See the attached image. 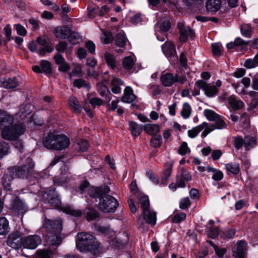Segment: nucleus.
I'll use <instances>...</instances> for the list:
<instances>
[{
    "mask_svg": "<svg viewBox=\"0 0 258 258\" xmlns=\"http://www.w3.org/2000/svg\"><path fill=\"white\" fill-rule=\"evenodd\" d=\"M163 53L167 57L173 56L176 54L175 45L170 41H166L162 46Z\"/></svg>",
    "mask_w": 258,
    "mask_h": 258,
    "instance_id": "dca6fc26",
    "label": "nucleus"
},
{
    "mask_svg": "<svg viewBox=\"0 0 258 258\" xmlns=\"http://www.w3.org/2000/svg\"><path fill=\"white\" fill-rule=\"evenodd\" d=\"M46 204H48L51 207L53 208H57L60 206L61 204V201L58 196H57L52 200L51 199L50 201H48L46 203Z\"/></svg>",
    "mask_w": 258,
    "mask_h": 258,
    "instance_id": "6e6d98bb",
    "label": "nucleus"
},
{
    "mask_svg": "<svg viewBox=\"0 0 258 258\" xmlns=\"http://www.w3.org/2000/svg\"><path fill=\"white\" fill-rule=\"evenodd\" d=\"M89 103L95 108L96 106H100L103 104V100L99 98L94 97L90 99L89 101Z\"/></svg>",
    "mask_w": 258,
    "mask_h": 258,
    "instance_id": "774afa93",
    "label": "nucleus"
},
{
    "mask_svg": "<svg viewBox=\"0 0 258 258\" xmlns=\"http://www.w3.org/2000/svg\"><path fill=\"white\" fill-rule=\"evenodd\" d=\"M73 85L75 87L78 88L84 87L88 89H89L91 87V85L89 83H86V81L82 79H75L74 81Z\"/></svg>",
    "mask_w": 258,
    "mask_h": 258,
    "instance_id": "79ce46f5",
    "label": "nucleus"
},
{
    "mask_svg": "<svg viewBox=\"0 0 258 258\" xmlns=\"http://www.w3.org/2000/svg\"><path fill=\"white\" fill-rule=\"evenodd\" d=\"M91 191H94V192L90 193L91 197L101 198L104 196V195L109 192L110 188L108 186H105L104 187L92 188Z\"/></svg>",
    "mask_w": 258,
    "mask_h": 258,
    "instance_id": "aec40b11",
    "label": "nucleus"
},
{
    "mask_svg": "<svg viewBox=\"0 0 258 258\" xmlns=\"http://www.w3.org/2000/svg\"><path fill=\"white\" fill-rule=\"evenodd\" d=\"M13 174L10 170V173L5 174L2 178V183L5 189H10V185L14 178Z\"/></svg>",
    "mask_w": 258,
    "mask_h": 258,
    "instance_id": "c85d7f7f",
    "label": "nucleus"
},
{
    "mask_svg": "<svg viewBox=\"0 0 258 258\" xmlns=\"http://www.w3.org/2000/svg\"><path fill=\"white\" fill-rule=\"evenodd\" d=\"M40 65L43 72L46 74H50L51 73L50 63L49 61L47 60H42Z\"/></svg>",
    "mask_w": 258,
    "mask_h": 258,
    "instance_id": "4d7b16f0",
    "label": "nucleus"
},
{
    "mask_svg": "<svg viewBox=\"0 0 258 258\" xmlns=\"http://www.w3.org/2000/svg\"><path fill=\"white\" fill-rule=\"evenodd\" d=\"M191 112V109L189 104L184 103L181 111L182 116L184 118H187L190 116Z\"/></svg>",
    "mask_w": 258,
    "mask_h": 258,
    "instance_id": "8fccbe9b",
    "label": "nucleus"
},
{
    "mask_svg": "<svg viewBox=\"0 0 258 258\" xmlns=\"http://www.w3.org/2000/svg\"><path fill=\"white\" fill-rule=\"evenodd\" d=\"M136 98V96L134 94L132 89L130 87L125 88L124 91V95L121 98V101L125 103H131Z\"/></svg>",
    "mask_w": 258,
    "mask_h": 258,
    "instance_id": "4be33fe9",
    "label": "nucleus"
},
{
    "mask_svg": "<svg viewBox=\"0 0 258 258\" xmlns=\"http://www.w3.org/2000/svg\"><path fill=\"white\" fill-rule=\"evenodd\" d=\"M255 144V140L253 137L247 136L244 139V145L247 150L249 149V147H252Z\"/></svg>",
    "mask_w": 258,
    "mask_h": 258,
    "instance_id": "864d4df0",
    "label": "nucleus"
},
{
    "mask_svg": "<svg viewBox=\"0 0 258 258\" xmlns=\"http://www.w3.org/2000/svg\"><path fill=\"white\" fill-rule=\"evenodd\" d=\"M225 168L227 171L234 174H237L240 170L239 164L235 162L225 164Z\"/></svg>",
    "mask_w": 258,
    "mask_h": 258,
    "instance_id": "4c0bfd02",
    "label": "nucleus"
},
{
    "mask_svg": "<svg viewBox=\"0 0 258 258\" xmlns=\"http://www.w3.org/2000/svg\"><path fill=\"white\" fill-rule=\"evenodd\" d=\"M37 253L39 258H50L51 255V252L46 249L38 250Z\"/></svg>",
    "mask_w": 258,
    "mask_h": 258,
    "instance_id": "69168bd1",
    "label": "nucleus"
},
{
    "mask_svg": "<svg viewBox=\"0 0 258 258\" xmlns=\"http://www.w3.org/2000/svg\"><path fill=\"white\" fill-rule=\"evenodd\" d=\"M97 230L103 233L105 235H109L112 236L115 234L114 231L110 230V227H96Z\"/></svg>",
    "mask_w": 258,
    "mask_h": 258,
    "instance_id": "052dcab7",
    "label": "nucleus"
},
{
    "mask_svg": "<svg viewBox=\"0 0 258 258\" xmlns=\"http://www.w3.org/2000/svg\"><path fill=\"white\" fill-rule=\"evenodd\" d=\"M228 104L234 111L241 109L244 105L242 101L237 99L234 96H230L227 98Z\"/></svg>",
    "mask_w": 258,
    "mask_h": 258,
    "instance_id": "f3484780",
    "label": "nucleus"
},
{
    "mask_svg": "<svg viewBox=\"0 0 258 258\" xmlns=\"http://www.w3.org/2000/svg\"><path fill=\"white\" fill-rule=\"evenodd\" d=\"M118 206L117 200L113 197L107 195L100 199L99 209L104 213L114 212Z\"/></svg>",
    "mask_w": 258,
    "mask_h": 258,
    "instance_id": "20e7f679",
    "label": "nucleus"
},
{
    "mask_svg": "<svg viewBox=\"0 0 258 258\" xmlns=\"http://www.w3.org/2000/svg\"><path fill=\"white\" fill-rule=\"evenodd\" d=\"M37 42L42 46L39 48V54L41 55H44L46 52H51L53 48L51 45L48 38L45 36L39 37L37 38Z\"/></svg>",
    "mask_w": 258,
    "mask_h": 258,
    "instance_id": "6e6552de",
    "label": "nucleus"
},
{
    "mask_svg": "<svg viewBox=\"0 0 258 258\" xmlns=\"http://www.w3.org/2000/svg\"><path fill=\"white\" fill-rule=\"evenodd\" d=\"M151 145L154 148H159L162 145V137L160 135L153 136L151 139Z\"/></svg>",
    "mask_w": 258,
    "mask_h": 258,
    "instance_id": "37998d69",
    "label": "nucleus"
},
{
    "mask_svg": "<svg viewBox=\"0 0 258 258\" xmlns=\"http://www.w3.org/2000/svg\"><path fill=\"white\" fill-rule=\"evenodd\" d=\"M177 27L179 30V39L181 42H185L187 40L188 36L192 38L195 35L194 31L189 27L186 28L182 22L177 23Z\"/></svg>",
    "mask_w": 258,
    "mask_h": 258,
    "instance_id": "0eeeda50",
    "label": "nucleus"
},
{
    "mask_svg": "<svg viewBox=\"0 0 258 258\" xmlns=\"http://www.w3.org/2000/svg\"><path fill=\"white\" fill-rule=\"evenodd\" d=\"M207 235L212 239H215L219 235V227H210L207 230Z\"/></svg>",
    "mask_w": 258,
    "mask_h": 258,
    "instance_id": "3c124183",
    "label": "nucleus"
},
{
    "mask_svg": "<svg viewBox=\"0 0 258 258\" xmlns=\"http://www.w3.org/2000/svg\"><path fill=\"white\" fill-rule=\"evenodd\" d=\"M34 164L33 163L32 159L28 158L26 160V163L21 167H13L10 170L13 175L20 178L26 177L27 175L31 173V170L33 168Z\"/></svg>",
    "mask_w": 258,
    "mask_h": 258,
    "instance_id": "39448f33",
    "label": "nucleus"
},
{
    "mask_svg": "<svg viewBox=\"0 0 258 258\" xmlns=\"http://www.w3.org/2000/svg\"><path fill=\"white\" fill-rule=\"evenodd\" d=\"M92 188L94 187H91L89 183L87 180H85L83 182H82L79 186V189L81 191V194H83L84 192L88 191L89 194L90 195L91 192H94V191H91Z\"/></svg>",
    "mask_w": 258,
    "mask_h": 258,
    "instance_id": "a19ab883",
    "label": "nucleus"
},
{
    "mask_svg": "<svg viewBox=\"0 0 258 258\" xmlns=\"http://www.w3.org/2000/svg\"><path fill=\"white\" fill-rule=\"evenodd\" d=\"M162 84L165 87H170L178 81V75L175 76L171 73H166L161 77Z\"/></svg>",
    "mask_w": 258,
    "mask_h": 258,
    "instance_id": "ddd939ff",
    "label": "nucleus"
},
{
    "mask_svg": "<svg viewBox=\"0 0 258 258\" xmlns=\"http://www.w3.org/2000/svg\"><path fill=\"white\" fill-rule=\"evenodd\" d=\"M64 211L66 213L75 217H79L82 215V212L81 211L75 210L71 207L64 208Z\"/></svg>",
    "mask_w": 258,
    "mask_h": 258,
    "instance_id": "13d9d810",
    "label": "nucleus"
},
{
    "mask_svg": "<svg viewBox=\"0 0 258 258\" xmlns=\"http://www.w3.org/2000/svg\"><path fill=\"white\" fill-rule=\"evenodd\" d=\"M127 41V39L125 35L122 33L117 34L115 38V43L116 45L120 47H123Z\"/></svg>",
    "mask_w": 258,
    "mask_h": 258,
    "instance_id": "f704fd0d",
    "label": "nucleus"
},
{
    "mask_svg": "<svg viewBox=\"0 0 258 258\" xmlns=\"http://www.w3.org/2000/svg\"><path fill=\"white\" fill-rule=\"evenodd\" d=\"M196 85L199 88L202 89L205 92V95L209 97L215 96L218 92V89L215 87L214 85L207 84L203 80H199L196 82Z\"/></svg>",
    "mask_w": 258,
    "mask_h": 258,
    "instance_id": "423d86ee",
    "label": "nucleus"
},
{
    "mask_svg": "<svg viewBox=\"0 0 258 258\" xmlns=\"http://www.w3.org/2000/svg\"><path fill=\"white\" fill-rule=\"evenodd\" d=\"M12 210L18 214H23L27 211V207L22 201L17 198L13 201Z\"/></svg>",
    "mask_w": 258,
    "mask_h": 258,
    "instance_id": "2eb2a0df",
    "label": "nucleus"
},
{
    "mask_svg": "<svg viewBox=\"0 0 258 258\" xmlns=\"http://www.w3.org/2000/svg\"><path fill=\"white\" fill-rule=\"evenodd\" d=\"M76 245L81 252H90L95 256H98L102 252L100 243L93 235L89 233H78L76 238Z\"/></svg>",
    "mask_w": 258,
    "mask_h": 258,
    "instance_id": "f03ea898",
    "label": "nucleus"
},
{
    "mask_svg": "<svg viewBox=\"0 0 258 258\" xmlns=\"http://www.w3.org/2000/svg\"><path fill=\"white\" fill-rule=\"evenodd\" d=\"M139 200L143 209V212L149 209V200L147 196H142L140 198Z\"/></svg>",
    "mask_w": 258,
    "mask_h": 258,
    "instance_id": "603ef678",
    "label": "nucleus"
},
{
    "mask_svg": "<svg viewBox=\"0 0 258 258\" xmlns=\"http://www.w3.org/2000/svg\"><path fill=\"white\" fill-rule=\"evenodd\" d=\"M201 132V128H200V125L193 127L191 130H188L187 132L188 136L190 138H196L200 132Z\"/></svg>",
    "mask_w": 258,
    "mask_h": 258,
    "instance_id": "bf43d9fd",
    "label": "nucleus"
},
{
    "mask_svg": "<svg viewBox=\"0 0 258 258\" xmlns=\"http://www.w3.org/2000/svg\"><path fill=\"white\" fill-rule=\"evenodd\" d=\"M191 178L190 174L183 168H181L180 175L176 176V183L178 187H184L185 186V181H189Z\"/></svg>",
    "mask_w": 258,
    "mask_h": 258,
    "instance_id": "9b49d317",
    "label": "nucleus"
},
{
    "mask_svg": "<svg viewBox=\"0 0 258 258\" xmlns=\"http://www.w3.org/2000/svg\"><path fill=\"white\" fill-rule=\"evenodd\" d=\"M145 219L147 223L150 225H155L156 222V214L154 211H151L149 209L143 211Z\"/></svg>",
    "mask_w": 258,
    "mask_h": 258,
    "instance_id": "393cba45",
    "label": "nucleus"
},
{
    "mask_svg": "<svg viewBox=\"0 0 258 258\" xmlns=\"http://www.w3.org/2000/svg\"><path fill=\"white\" fill-rule=\"evenodd\" d=\"M128 240V237L126 235V240L122 241L120 240L117 238H114L109 241V244L112 247V248L114 249H120L123 248L127 242Z\"/></svg>",
    "mask_w": 258,
    "mask_h": 258,
    "instance_id": "cd10ccee",
    "label": "nucleus"
},
{
    "mask_svg": "<svg viewBox=\"0 0 258 258\" xmlns=\"http://www.w3.org/2000/svg\"><path fill=\"white\" fill-rule=\"evenodd\" d=\"M69 104L74 111L76 112L81 111L82 107L79 105L78 100L74 96H71L70 97Z\"/></svg>",
    "mask_w": 258,
    "mask_h": 258,
    "instance_id": "72a5a7b5",
    "label": "nucleus"
},
{
    "mask_svg": "<svg viewBox=\"0 0 258 258\" xmlns=\"http://www.w3.org/2000/svg\"><path fill=\"white\" fill-rule=\"evenodd\" d=\"M41 243L40 236L33 235L26 237L23 241V245L24 248L28 249H35Z\"/></svg>",
    "mask_w": 258,
    "mask_h": 258,
    "instance_id": "1a4fd4ad",
    "label": "nucleus"
},
{
    "mask_svg": "<svg viewBox=\"0 0 258 258\" xmlns=\"http://www.w3.org/2000/svg\"><path fill=\"white\" fill-rule=\"evenodd\" d=\"M204 114L209 120L212 121H213L220 116L214 111L210 109H205L204 110Z\"/></svg>",
    "mask_w": 258,
    "mask_h": 258,
    "instance_id": "09e8293b",
    "label": "nucleus"
},
{
    "mask_svg": "<svg viewBox=\"0 0 258 258\" xmlns=\"http://www.w3.org/2000/svg\"><path fill=\"white\" fill-rule=\"evenodd\" d=\"M241 32L245 37H249L251 36V27L249 25L243 24L241 26Z\"/></svg>",
    "mask_w": 258,
    "mask_h": 258,
    "instance_id": "5fc2aeb1",
    "label": "nucleus"
},
{
    "mask_svg": "<svg viewBox=\"0 0 258 258\" xmlns=\"http://www.w3.org/2000/svg\"><path fill=\"white\" fill-rule=\"evenodd\" d=\"M56 135L49 133L47 136L43 139V146L48 149L55 150V149H60L59 146L55 145L56 144Z\"/></svg>",
    "mask_w": 258,
    "mask_h": 258,
    "instance_id": "f8f14e48",
    "label": "nucleus"
},
{
    "mask_svg": "<svg viewBox=\"0 0 258 258\" xmlns=\"http://www.w3.org/2000/svg\"><path fill=\"white\" fill-rule=\"evenodd\" d=\"M186 218V214L184 213H181L176 214L172 218V221L175 223H179L184 220Z\"/></svg>",
    "mask_w": 258,
    "mask_h": 258,
    "instance_id": "338daca9",
    "label": "nucleus"
},
{
    "mask_svg": "<svg viewBox=\"0 0 258 258\" xmlns=\"http://www.w3.org/2000/svg\"><path fill=\"white\" fill-rule=\"evenodd\" d=\"M130 127L133 136H138L142 131L143 127L134 121L130 122Z\"/></svg>",
    "mask_w": 258,
    "mask_h": 258,
    "instance_id": "2f4dec72",
    "label": "nucleus"
},
{
    "mask_svg": "<svg viewBox=\"0 0 258 258\" xmlns=\"http://www.w3.org/2000/svg\"><path fill=\"white\" fill-rule=\"evenodd\" d=\"M32 108V105L30 104H22L20 105L19 111L17 113V114L21 119H24L28 115L31 113Z\"/></svg>",
    "mask_w": 258,
    "mask_h": 258,
    "instance_id": "412c9836",
    "label": "nucleus"
},
{
    "mask_svg": "<svg viewBox=\"0 0 258 258\" xmlns=\"http://www.w3.org/2000/svg\"><path fill=\"white\" fill-rule=\"evenodd\" d=\"M14 117L7 111L0 110V131L3 139L7 141H15L26 131L22 123H14Z\"/></svg>",
    "mask_w": 258,
    "mask_h": 258,
    "instance_id": "f257e3e1",
    "label": "nucleus"
},
{
    "mask_svg": "<svg viewBox=\"0 0 258 258\" xmlns=\"http://www.w3.org/2000/svg\"><path fill=\"white\" fill-rule=\"evenodd\" d=\"M222 45L219 43H214L212 44V50L214 55L219 56L221 55V48Z\"/></svg>",
    "mask_w": 258,
    "mask_h": 258,
    "instance_id": "0e129e2a",
    "label": "nucleus"
},
{
    "mask_svg": "<svg viewBox=\"0 0 258 258\" xmlns=\"http://www.w3.org/2000/svg\"><path fill=\"white\" fill-rule=\"evenodd\" d=\"M200 128H201V131L204 130L202 134V138L206 137L209 133L215 130L214 125L212 123L209 124L206 122H204L201 124H200Z\"/></svg>",
    "mask_w": 258,
    "mask_h": 258,
    "instance_id": "c756f323",
    "label": "nucleus"
},
{
    "mask_svg": "<svg viewBox=\"0 0 258 258\" xmlns=\"http://www.w3.org/2000/svg\"><path fill=\"white\" fill-rule=\"evenodd\" d=\"M105 59L107 65L112 69L116 67V60L114 56L111 53H106L104 55Z\"/></svg>",
    "mask_w": 258,
    "mask_h": 258,
    "instance_id": "e433bc0d",
    "label": "nucleus"
},
{
    "mask_svg": "<svg viewBox=\"0 0 258 258\" xmlns=\"http://www.w3.org/2000/svg\"><path fill=\"white\" fill-rule=\"evenodd\" d=\"M221 4V0H208L206 8L209 11L216 12L220 9Z\"/></svg>",
    "mask_w": 258,
    "mask_h": 258,
    "instance_id": "bb28decb",
    "label": "nucleus"
},
{
    "mask_svg": "<svg viewBox=\"0 0 258 258\" xmlns=\"http://www.w3.org/2000/svg\"><path fill=\"white\" fill-rule=\"evenodd\" d=\"M97 89L99 94L103 97H105L108 102L111 99V94L108 88L101 82L97 84Z\"/></svg>",
    "mask_w": 258,
    "mask_h": 258,
    "instance_id": "6ab92c4d",
    "label": "nucleus"
},
{
    "mask_svg": "<svg viewBox=\"0 0 258 258\" xmlns=\"http://www.w3.org/2000/svg\"><path fill=\"white\" fill-rule=\"evenodd\" d=\"M57 196L55 191V189L51 188L48 189L47 191H45L42 196L43 200L45 203L47 202L50 200H52Z\"/></svg>",
    "mask_w": 258,
    "mask_h": 258,
    "instance_id": "473e14b6",
    "label": "nucleus"
},
{
    "mask_svg": "<svg viewBox=\"0 0 258 258\" xmlns=\"http://www.w3.org/2000/svg\"><path fill=\"white\" fill-rule=\"evenodd\" d=\"M144 131L149 135H158L157 134L160 132V127L156 124H146L144 126Z\"/></svg>",
    "mask_w": 258,
    "mask_h": 258,
    "instance_id": "a878e982",
    "label": "nucleus"
},
{
    "mask_svg": "<svg viewBox=\"0 0 258 258\" xmlns=\"http://www.w3.org/2000/svg\"><path fill=\"white\" fill-rule=\"evenodd\" d=\"M99 217V214L96 210L93 209H88L86 214V219L88 221L96 220Z\"/></svg>",
    "mask_w": 258,
    "mask_h": 258,
    "instance_id": "c03bdc74",
    "label": "nucleus"
},
{
    "mask_svg": "<svg viewBox=\"0 0 258 258\" xmlns=\"http://www.w3.org/2000/svg\"><path fill=\"white\" fill-rule=\"evenodd\" d=\"M62 227H42L41 230L43 233L47 243L52 246H58L62 239L61 231Z\"/></svg>",
    "mask_w": 258,
    "mask_h": 258,
    "instance_id": "7ed1b4c3",
    "label": "nucleus"
},
{
    "mask_svg": "<svg viewBox=\"0 0 258 258\" xmlns=\"http://www.w3.org/2000/svg\"><path fill=\"white\" fill-rule=\"evenodd\" d=\"M9 149L10 147L8 143L5 142H0V159L9 153Z\"/></svg>",
    "mask_w": 258,
    "mask_h": 258,
    "instance_id": "49530a36",
    "label": "nucleus"
},
{
    "mask_svg": "<svg viewBox=\"0 0 258 258\" xmlns=\"http://www.w3.org/2000/svg\"><path fill=\"white\" fill-rule=\"evenodd\" d=\"M247 250V244L244 240H239L236 247L233 249V255L236 258H245Z\"/></svg>",
    "mask_w": 258,
    "mask_h": 258,
    "instance_id": "9d476101",
    "label": "nucleus"
},
{
    "mask_svg": "<svg viewBox=\"0 0 258 258\" xmlns=\"http://www.w3.org/2000/svg\"><path fill=\"white\" fill-rule=\"evenodd\" d=\"M68 38L70 42L73 45L77 44L81 41V37L79 34L76 32L71 31Z\"/></svg>",
    "mask_w": 258,
    "mask_h": 258,
    "instance_id": "58836bf2",
    "label": "nucleus"
},
{
    "mask_svg": "<svg viewBox=\"0 0 258 258\" xmlns=\"http://www.w3.org/2000/svg\"><path fill=\"white\" fill-rule=\"evenodd\" d=\"M62 220L59 217L54 220L45 219L44 223V226H62Z\"/></svg>",
    "mask_w": 258,
    "mask_h": 258,
    "instance_id": "ea45409f",
    "label": "nucleus"
},
{
    "mask_svg": "<svg viewBox=\"0 0 258 258\" xmlns=\"http://www.w3.org/2000/svg\"><path fill=\"white\" fill-rule=\"evenodd\" d=\"M71 32V29L66 26L57 27L54 30L55 36L60 39L67 38Z\"/></svg>",
    "mask_w": 258,
    "mask_h": 258,
    "instance_id": "4468645a",
    "label": "nucleus"
},
{
    "mask_svg": "<svg viewBox=\"0 0 258 258\" xmlns=\"http://www.w3.org/2000/svg\"><path fill=\"white\" fill-rule=\"evenodd\" d=\"M134 63V58L131 56L124 57L122 62L123 68L126 70H130L133 69Z\"/></svg>",
    "mask_w": 258,
    "mask_h": 258,
    "instance_id": "c9c22d12",
    "label": "nucleus"
},
{
    "mask_svg": "<svg viewBox=\"0 0 258 258\" xmlns=\"http://www.w3.org/2000/svg\"><path fill=\"white\" fill-rule=\"evenodd\" d=\"M214 123H213L215 130H221L227 127V124L219 116L218 118L214 120Z\"/></svg>",
    "mask_w": 258,
    "mask_h": 258,
    "instance_id": "a18cd8bd",
    "label": "nucleus"
},
{
    "mask_svg": "<svg viewBox=\"0 0 258 258\" xmlns=\"http://www.w3.org/2000/svg\"><path fill=\"white\" fill-rule=\"evenodd\" d=\"M7 244L15 249H19L23 245L22 238H14V236H9L7 240Z\"/></svg>",
    "mask_w": 258,
    "mask_h": 258,
    "instance_id": "5701e85b",
    "label": "nucleus"
},
{
    "mask_svg": "<svg viewBox=\"0 0 258 258\" xmlns=\"http://www.w3.org/2000/svg\"><path fill=\"white\" fill-rule=\"evenodd\" d=\"M56 144L55 145L59 146L60 149H55L56 150H61L67 148L70 144L68 137L63 135H57L56 138Z\"/></svg>",
    "mask_w": 258,
    "mask_h": 258,
    "instance_id": "a211bd4d",
    "label": "nucleus"
},
{
    "mask_svg": "<svg viewBox=\"0 0 258 258\" xmlns=\"http://www.w3.org/2000/svg\"><path fill=\"white\" fill-rule=\"evenodd\" d=\"M1 85L7 89H13L18 85V82L15 78L8 79L1 82Z\"/></svg>",
    "mask_w": 258,
    "mask_h": 258,
    "instance_id": "7c9ffc66",
    "label": "nucleus"
},
{
    "mask_svg": "<svg viewBox=\"0 0 258 258\" xmlns=\"http://www.w3.org/2000/svg\"><path fill=\"white\" fill-rule=\"evenodd\" d=\"M88 144L85 140L80 139L78 141L76 149L81 152L86 151L88 149Z\"/></svg>",
    "mask_w": 258,
    "mask_h": 258,
    "instance_id": "de8ad7c7",
    "label": "nucleus"
},
{
    "mask_svg": "<svg viewBox=\"0 0 258 258\" xmlns=\"http://www.w3.org/2000/svg\"><path fill=\"white\" fill-rule=\"evenodd\" d=\"M171 28V23L169 20L164 21L160 24L159 31L166 33Z\"/></svg>",
    "mask_w": 258,
    "mask_h": 258,
    "instance_id": "680f3d73",
    "label": "nucleus"
},
{
    "mask_svg": "<svg viewBox=\"0 0 258 258\" xmlns=\"http://www.w3.org/2000/svg\"><path fill=\"white\" fill-rule=\"evenodd\" d=\"M190 152V149L188 147L186 142H183L178 149V153L181 155H184Z\"/></svg>",
    "mask_w": 258,
    "mask_h": 258,
    "instance_id": "e2e57ef3",
    "label": "nucleus"
},
{
    "mask_svg": "<svg viewBox=\"0 0 258 258\" xmlns=\"http://www.w3.org/2000/svg\"><path fill=\"white\" fill-rule=\"evenodd\" d=\"M111 91L115 94H118L121 91L120 86L123 85V82L116 77H112L111 82Z\"/></svg>",
    "mask_w": 258,
    "mask_h": 258,
    "instance_id": "b1692460",
    "label": "nucleus"
}]
</instances>
